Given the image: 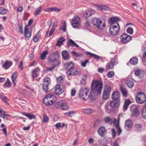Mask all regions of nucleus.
I'll use <instances>...</instances> for the list:
<instances>
[{
    "mask_svg": "<svg viewBox=\"0 0 146 146\" xmlns=\"http://www.w3.org/2000/svg\"><path fill=\"white\" fill-rule=\"evenodd\" d=\"M103 84L101 81L93 80L91 85L92 93L94 96H97L101 92Z\"/></svg>",
    "mask_w": 146,
    "mask_h": 146,
    "instance_id": "1",
    "label": "nucleus"
},
{
    "mask_svg": "<svg viewBox=\"0 0 146 146\" xmlns=\"http://www.w3.org/2000/svg\"><path fill=\"white\" fill-rule=\"evenodd\" d=\"M89 89L88 88H81L79 92L80 97L85 100H88L90 97L92 98L94 96L92 92H89Z\"/></svg>",
    "mask_w": 146,
    "mask_h": 146,
    "instance_id": "2",
    "label": "nucleus"
},
{
    "mask_svg": "<svg viewBox=\"0 0 146 146\" xmlns=\"http://www.w3.org/2000/svg\"><path fill=\"white\" fill-rule=\"evenodd\" d=\"M92 22L94 25L100 29H104L105 27V24L102 23L101 20L97 17H94L92 19Z\"/></svg>",
    "mask_w": 146,
    "mask_h": 146,
    "instance_id": "3",
    "label": "nucleus"
},
{
    "mask_svg": "<svg viewBox=\"0 0 146 146\" xmlns=\"http://www.w3.org/2000/svg\"><path fill=\"white\" fill-rule=\"evenodd\" d=\"M51 82L50 79L49 77H47L44 79L42 87L43 90L45 93H47L49 91Z\"/></svg>",
    "mask_w": 146,
    "mask_h": 146,
    "instance_id": "4",
    "label": "nucleus"
},
{
    "mask_svg": "<svg viewBox=\"0 0 146 146\" xmlns=\"http://www.w3.org/2000/svg\"><path fill=\"white\" fill-rule=\"evenodd\" d=\"M120 26H110L109 33L112 36H115L117 35L120 31Z\"/></svg>",
    "mask_w": 146,
    "mask_h": 146,
    "instance_id": "5",
    "label": "nucleus"
},
{
    "mask_svg": "<svg viewBox=\"0 0 146 146\" xmlns=\"http://www.w3.org/2000/svg\"><path fill=\"white\" fill-rule=\"evenodd\" d=\"M118 63L117 58H114L111 59V60L108 62L106 66V69L107 70H109L113 68L115 65Z\"/></svg>",
    "mask_w": 146,
    "mask_h": 146,
    "instance_id": "6",
    "label": "nucleus"
},
{
    "mask_svg": "<svg viewBox=\"0 0 146 146\" xmlns=\"http://www.w3.org/2000/svg\"><path fill=\"white\" fill-rule=\"evenodd\" d=\"M53 95L50 94H48L43 99V102L44 104L47 106H50L52 105L54 102L51 99Z\"/></svg>",
    "mask_w": 146,
    "mask_h": 146,
    "instance_id": "7",
    "label": "nucleus"
},
{
    "mask_svg": "<svg viewBox=\"0 0 146 146\" xmlns=\"http://www.w3.org/2000/svg\"><path fill=\"white\" fill-rule=\"evenodd\" d=\"M56 108H60L61 109L66 110L68 109V107L66 103V102L64 100H60L57 102L55 105Z\"/></svg>",
    "mask_w": 146,
    "mask_h": 146,
    "instance_id": "8",
    "label": "nucleus"
},
{
    "mask_svg": "<svg viewBox=\"0 0 146 146\" xmlns=\"http://www.w3.org/2000/svg\"><path fill=\"white\" fill-rule=\"evenodd\" d=\"M136 102L139 104H142L146 101V96L143 93L139 92L136 97Z\"/></svg>",
    "mask_w": 146,
    "mask_h": 146,
    "instance_id": "9",
    "label": "nucleus"
},
{
    "mask_svg": "<svg viewBox=\"0 0 146 146\" xmlns=\"http://www.w3.org/2000/svg\"><path fill=\"white\" fill-rule=\"evenodd\" d=\"M119 19L117 17H114L110 19L108 23L110 24V26H120L118 22L120 21Z\"/></svg>",
    "mask_w": 146,
    "mask_h": 146,
    "instance_id": "10",
    "label": "nucleus"
},
{
    "mask_svg": "<svg viewBox=\"0 0 146 146\" xmlns=\"http://www.w3.org/2000/svg\"><path fill=\"white\" fill-rule=\"evenodd\" d=\"M73 27L74 28H77L80 24V17L78 16H75L72 19L71 22Z\"/></svg>",
    "mask_w": 146,
    "mask_h": 146,
    "instance_id": "11",
    "label": "nucleus"
},
{
    "mask_svg": "<svg viewBox=\"0 0 146 146\" xmlns=\"http://www.w3.org/2000/svg\"><path fill=\"white\" fill-rule=\"evenodd\" d=\"M48 62L52 65L60 66V61L56 59V57L51 55L48 57Z\"/></svg>",
    "mask_w": 146,
    "mask_h": 146,
    "instance_id": "12",
    "label": "nucleus"
},
{
    "mask_svg": "<svg viewBox=\"0 0 146 146\" xmlns=\"http://www.w3.org/2000/svg\"><path fill=\"white\" fill-rule=\"evenodd\" d=\"M111 88L109 86H105L103 94V98L104 100H107L109 96Z\"/></svg>",
    "mask_w": 146,
    "mask_h": 146,
    "instance_id": "13",
    "label": "nucleus"
},
{
    "mask_svg": "<svg viewBox=\"0 0 146 146\" xmlns=\"http://www.w3.org/2000/svg\"><path fill=\"white\" fill-rule=\"evenodd\" d=\"M131 36L127 34H123L120 37V41L122 43H126L131 40Z\"/></svg>",
    "mask_w": 146,
    "mask_h": 146,
    "instance_id": "14",
    "label": "nucleus"
},
{
    "mask_svg": "<svg viewBox=\"0 0 146 146\" xmlns=\"http://www.w3.org/2000/svg\"><path fill=\"white\" fill-rule=\"evenodd\" d=\"M130 110L132 113V115L135 116H137L139 114V110L136 106L132 105L130 107Z\"/></svg>",
    "mask_w": 146,
    "mask_h": 146,
    "instance_id": "15",
    "label": "nucleus"
},
{
    "mask_svg": "<svg viewBox=\"0 0 146 146\" xmlns=\"http://www.w3.org/2000/svg\"><path fill=\"white\" fill-rule=\"evenodd\" d=\"M40 70V68L38 67H37L32 70L31 74V77L33 81L34 80L35 78L38 77V74L37 73V72H39Z\"/></svg>",
    "mask_w": 146,
    "mask_h": 146,
    "instance_id": "16",
    "label": "nucleus"
},
{
    "mask_svg": "<svg viewBox=\"0 0 146 146\" xmlns=\"http://www.w3.org/2000/svg\"><path fill=\"white\" fill-rule=\"evenodd\" d=\"M24 29V35L25 38L27 40H29L31 37L32 32L28 31V26L27 25H25Z\"/></svg>",
    "mask_w": 146,
    "mask_h": 146,
    "instance_id": "17",
    "label": "nucleus"
},
{
    "mask_svg": "<svg viewBox=\"0 0 146 146\" xmlns=\"http://www.w3.org/2000/svg\"><path fill=\"white\" fill-rule=\"evenodd\" d=\"M64 89L60 88V85H56L55 86L54 92L56 94L59 95L64 92Z\"/></svg>",
    "mask_w": 146,
    "mask_h": 146,
    "instance_id": "18",
    "label": "nucleus"
},
{
    "mask_svg": "<svg viewBox=\"0 0 146 146\" xmlns=\"http://www.w3.org/2000/svg\"><path fill=\"white\" fill-rule=\"evenodd\" d=\"M132 125V122L131 120L128 119L126 120L125 122V128L127 130L130 129Z\"/></svg>",
    "mask_w": 146,
    "mask_h": 146,
    "instance_id": "19",
    "label": "nucleus"
},
{
    "mask_svg": "<svg viewBox=\"0 0 146 146\" xmlns=\"http://www.w3.org/2000/svg\"><path fill=\"white\" fill-rule=\"evenodd\" d=\"M95 5L96 7L97 8L100 10L104 11L110 10V9L108 7H107L104 5Z\"/></svg>",
    "mask_w": 146,
    "mask_h": 146,
    "instance_id": "20",
    "label": "nucleus"
},
{
    "mask_svg": "<svg viewBox=\"0 0 146 146\" xmlns=\"http://www.w3.org/2000/svg\"><path fill=\"white\" fill-rule=\"evenodd\" d=\"M126 84L128 87L132 88L134 85V80L132 78H129L126 81Z\"/></svg>",
    "mask_w": 146,
    "mask_h": 146,
    "instance_id": "21",
    "label": "nucleus"
},
{
    "mask_svg": "<svg viewBox=\"0 0 146 146\" xmlns=\"http://www.w3.org/2000/svg\"><path fill=\"white\" fill-rule=\"evenodd\" d=\"M120 95L119 92H115L112 94V98L113 100L119 101Z\"/></svg>",
    "mask_w": 146,
    "mask_h": 146,
    "instance_id": "22",
    "label": "nucleus"
},
{
    "mask_svg": "<svg viewBox=\"0 0 146 146\" xmlns=\"http://www.w3.org/2000/svg\"><path fill=\"white\" fill-rule=\"evenodd\" d=\"M69 55V53L66 50L63 51L62 52V58L65 60H68L70 59Z\"/></svg>",
    "mask_w": 146,
    "mask_h": 146,
    "instance_id": "23",
    "label": "nucleus"
},
{
    "mask_svg": "<svg viewBox=\"0 0 146 146\" xmlns=\"http://www.w3.org/2000/svg\"><path fill=\"white\" fill-rule=\"evenodd\" d=\"M71 46H76L77 48L79 47V46L78 44H76L72 39H70L67 42V47L69 48Z\"/></svg>",
    "mask_w": 146,
    "mask_h": 146,
    "instance_id": "24",
    "label": "nucleus"
},
{
    "mask_svg": "<svg viewBox=\"0 0 146 146\" xmlns=\"http://www.w3.org/2000/svg\"><path fill=\"white\" fill-rule=\"evenodd\" d=\"M64 66L65 69L68 70V71L72 70V68L74 67V65L72 62H70L66 63L64 65Z\"/></svg>",
    "mask_w": 146,
    "mask_h": 146,
    "instance_id": "25",
    "label": "nucleus"
},
{
    "mask_svg": "<svg viewBox=\"0 0 146 146\" xmlns=\"http://www.w3.org/2000/svg\"><path fill=\"white\" fill-rule=\"evenodd\" d=\"M13 64V63L12 62L9 61L7 60L5 63L3 65V67L6 70L9 68Z\"/></svg>",
    "mask_w": 146,
    "mask_h": 146,
    "instance_id": "26",
    "label": "nucleus"
},
{
    "mask_svg": "<svg viewBox=\"0 0 146 146\" xmlns=\"http://www.w3.org/2000/svg\"><path fill=\"white\" fill-rule=\"evenodd\" d=\"M106 131V130L105 127H102L98 130L97 132L100 136L101 137H103Z\"/></svg>",
    "mask_w": 146,
    "mask_h": 146,
    "instance_id": "27",
    "label": "nucleus"
},
{
    "mask_svg": "<svg viewBox=\"0 0 146 146\" xmlns=\"http://www.w3.org/2000/svg\"><path fill=\"white\" fill-rule=\"evenodd\" d=\"M95 12V11L92 10V11L91 10H86L84 14V17L86 18L90 17Z\"/></svg>",
    "mask_w": 146,
    "mask_h": 146,
    "instance_id": "28",
    "label": "nucleus"
},
{
    "mask_svg": "<svg viewBox=\"0 0 146 146\" xmlns=\"http://www.w3.org/2000/svg\"><path fill=\"white\" fill-rule=\"evenodd\" d=\"M120 89L121 92L123 96H127L128 92L124 86L123 85L120 86Z\"/></svg>",
    "mask_w": 146,
    "mask_h": 146,
    "instance_id": "29",
    "label": "nucleus"
},
{
    "mask_svg": "<svg viewBox=\"0 0 146 146\" xmlns=\"http://www.w3.org/2000/svg\"><path fill=\"white\" fill-rule=\"evenodd\" d=\"M17 72H15L12 74L11 76V79L13 82L14 86H15L16 84V79L17 76Z\"/></svg>",
    "mask_w": 146,
    "mask_h": 146,
    "instance_id": "30",
    "label": "nucleus"
},
{
    "mask_svg": "<svg viewBox=\"0 0 146 146\" xmlns=\"http://www.w3.org/2000/svg\"><path fill=\"white\" fill-rule=\"evenodd\" d=\"M119 101H112L110 102V104L112 107L117 108L119 107Z\"/></svg>",
    "mask_w": 146,
    "mask_h": 146,
    "instance_id": "31",
    "label": "nucleus"
},
{
    "mask_svg": "<svg viewBox=\"0 0 146 146\" xmlns=\"http://www.w3.org/2000/svg\"><path fill=\"white\" fill-rule=\"evenodd\" d=\"M22 114L25 116L27 117L29 119H35L36 118L35 117L33 114H30L29 113H26L25 112H23Z\"/></svg>",
    "mask_w": 146,
    "mask_h": 146,
    "instance_id": "32",
    "label": "nucleus"
},
{
    "mask_svg": "<svg viewBox=\"0 0 146 146\" xmlns=\"http://www.w3.org/2000/svg\"><path fill=\"white\" fill-rule=\"evenodd\" d=\"M0 98L4 103L9 104L8 102L9 101V100L7 97L3 94H0Z\"/></svg>",
    "mask_w": 146,
    "mask_h": 146,
    "instance_id": "33",
    "label": "nucleus"
},
{
    "mask_svg": "<svg viewBox=\"0 0 146 146\" xmlns=\"http://www.w3.org/2000/svg\"><path fill=\"white\" fill-rule=\"evenodd\" d=\"M86 54L88 55H90V57L93 58L97 59H99L101 58V57L98 55L92 53L90 52H86Z\"/></svg>",
    "mask_w": 146,
    "mask_h": 146,
    "instance_id": "34",
    "label": "nucleus"
},
{
    "mask_svg": "<svg viewBox=\"0 0 146 146\" xmlns=\"http://www.w3.org/2000/svg\"><path fill=\"white\" fill-rule=\"evenodd\" d=\"M131 102L129 100H127L125 101L123 109L124 110H126L128 106L130 104Z\"/></svg>",
    "mask_w": 146,
    "mask_h": 146,
    "instance_id": "35",
    "label": "nucleus"
},
{
    "mask_svg": "<svg viewBox=\"0 0 146 146\" xmlns=\"http://www.w3.org/2000/svg\"><path fill=\"white\" fill-rule=\"evenodd\" d=\"M138 59L135 57H132L129 60V62L131 64L133 65H135L137 64Z\"/></svg>",
    "mask_w": 146,
    "mask_h": 146,
    "instance_id": "36",
    "label": "nucleus"
},
{
    "mask_svg": "<svg viewBox=\"0 0 146 146\" xmlns=\"http://www.w3.org/2000/svg\"><path fill=\"white\" fill-rule=\"evenodd\" d=\"M83 112L86 114H91L95 112V110L90 108L84 109L83 110Z\"/></svg>",
    "mask_w": 146,
    "mask_h": 146,
    "instance_id": "37",
    "label": "nucleus"
},
{
    "mask_svg": "<svg viewBox=\"0 0 146 146\" xmlns=\"http://www.w3.org/2000/svg\"><path fill=\"white\" fill-rule=\"evenodd\" d=\"M104 121L106 123H107L108 124H111L113 122V121L112 119L109 117H105L104 119Z\"/></svg>",
    "mask_w": 146,
    "mask_h": 146,
    "instance_id": "38",
    "label": "nucleus"
},
{
    "mask_svg": "<svg viewBox=\"0 0 146 146\" xmlns=\"http://www.w3.org/2000/svg\"><path fill=\"white\" fill-rule=\"evenodd\" d=\"M135 75L140 78H142L143 77V74L141 70H137L135 71Z\"/></svg>",
    "mask_w": 146,
    "mask_h": 146,
    "instance_id": "39",
    "label": "nucleus"
},
{
    "mask_svg": "<svg viewBox=\"0 0 146 146\" xmlns=\"http://www.w3.org/2000/svg\"><path fill=\"white\" fill-rule=\"evenodd\" d=\"M87 76L86 75H84L83 76L82 79L80 81V84L83 85H86V80Z\"/></svg>",
    "mask_w": 146,
    "mask_h": 146,
    "instance_id": "40",
    "label": "nucleus"
},
{
    "mask_svg": "<svg viewBox=\"0 0 146 146\" xmlns=\"http://www.w3.org/2000/svg\"><path fill=\"white\" fill-rule=\"evenodd\" d=\"M65 40V39H63V38L62 37L60 38L57 41V43L56 45V46H60V45H62L63 44V42Z\"/></svg>",
    "mask_w": 146,
    "mask_h": 146,
    "instance_id": "41",
    "label": "nucleus"
},
{
    "mask_svg": "<svg viewBox=\"0 0 146 146\" xmlns=\"http://www.w3.org/2000/svg\"><path fill=\"white\" fill-rule=\"evenodd\" d=\"M48 53L47 51H45L42 52L40 56V58L42 60H43L46 58V56L47 54Z\"/></svg>",
    "mask_w": 146,
    "mask_h": 146,
    "instance_id": "42",
    "label": "nucleus"
},
{
    "mask_svg": "<svg viewBox=\"0 0 146 146\" xmlns=\"http://www.w3.org/2000/svg\"><path fill=\"white\" fill-rule=\"evenodd\" d=\"M11 86V84L10 81L9 80L8 78H7L6 82L4 84V87L5 86L7 87V88H10Z\"/></svg>",
    "mask_w": 146,
    "mask_h": 146,
    "instance_id": "43",
    "label": "nucleus"
},
{
    "mask_svg": "<svg viewBox=\"0 0 146 146\" xmlns=\"http://www.w3.org/2000/svg\"><path fill=\"white\" fill-rule=\"evenodd\" d=\"M61 11V9H58L56 7H52L49 8L48 9V11L50 12L52 11H54L58 12H60Z\"/></svg>",
    "mask_w": 146,
    "mask_h": 146,
    "instance_id": "44",
    "label": "nucleus"
},
{
    "mask_svg": "<svg viewBox=\"0 0 146 146\" xmlns=\"http://www.w3.org/2000/svg\"><path fill=\"white\" fill-rule=\"evenodd\" d=\"M57 81L60 83H63L64 82V78L63 76H60L57 78Z\"/></svg>",
    "mask_w": 146,
    "mask_h": 146,
    "instance_id": "45",
    "label": "nucleus"
},
{
    "mask_svg": "<svg viewBox=\"0 0 146 146\" xmlns=\"http://www.w3.org/2000/svg\"><path fill=\"white\" fill-rule=\"evenodd\" d=\"M142 115L143 118L146 119V108H144L142 110Z\"/></svg>",
    "mask_w": 146,
    "mask_h": 146,
    "instance_id": "46",
    "label": "nucleus"
},
{
    "mask_svg": "<svg viewBox=\"0 0 146 146\" xmlns=\"http://www.w3.org/2000/svg\"><path fill=\"white\" fill-rule=\"evenodd\" d=\"M75 111H70L69 112H66L65 113V114L68 116L71 117H72L73 115L75 114Z\"/></svg>",
    "mask_w": 146,
    "mask_h": 146,
    "instance_id": "47",
    "label": "nucleus"
},
{
    "mask_svg": "<svg viewBox=\"0 0 146 146\" xmlns=\"http://www.w3.org/2000/svg\"><path fill=\"white\" fill-rule=\"evenodd\" d=\"M48 119V117L45 114H44L43 117V120L42 121L43 123H47Z\"/></svg>",
    "mask_w": 146,
    "mask_h": 146,
    "instance_id": "48",
    "label": "nucleus"
},
{
    "mask_svg": "<svg viewBox=\"0 0 146 146\" xmlns=\"http://www.w3.org/2000/svg\"><path fill=\"white\" fill-rule=\"evenodd\" d=\"M51 55H53V56L56 57V58H59L60 57V55L59 53L57 51H55L54 52H53Z\"/></svg>",
    "mask_w": 146,
    "mask_h": 146,
    "instance_id": "49",
    "label": "nucleus"
},
{
    "mask_svg": "<svg viewBox=\"0 0 146 146\" xmlns=\"http://www.w3.org/2000/svg\"><path fill=\"white\" fill-rule=\"evenodd\" d=\"M89 62V60L87 59H85L84 61L81 60V63L82 66L83 67H85L86 66V64L88 62Z\"/></svg>",
    "mask_w": 146,
    "mask_h": 146,
    "instance_id": "50",
    "label": "nucleus"
},
{
    "mask_svg": "<svg viewBox=\"0 0 146 146\" xmlns=\"http://www.w3.org/2000/svg\"><path fill=\"white\" fill-rule=\"evenodd\" d=\"M114 73L113 72L111 71L108 72L107 76L108 78H111L113 77Z\"/></svg>",
    "mask_w": 146,
    "mask_h": 146,
    "instance_id": "51",
    "label": "nucleus"
},
{
    "mask_svg": "<svg viewBox=\"0 0 146 146\" xmlns=\"http://www.w3.org/2000/svg\"><path fill=\"white\" fill-rule=\"evenodd\" d=\"M113 122L114 125H115V127H120L119 122H117V119L116 118L114 119Z\"/></svg>",
    "mask_w": 146,
    "mask_h": 146,
    "instance_id": "52",
    "label": "nucleus"
},
{
    "mask_svg": "<svg viewBox=\"0 0 146 146\" xmlns=\"http://www.w3.org/2000/svg\"><path fill=\"white\" fill-rule=\"evenodd\" d=\"M101 121L102 120H101L99 119H97L94 124V127H95L100 125L101 123Z\"/></svg>",
    "mask_w": 146,
    "mask_h": 146,
    "instance_id": "53",
    "label": "nucleus"
},
{
    "mask_svg": "<svg viewBox=\"0 0 146 146\" xmlns=\"http://www.w3.org/2000/svg\"><path fill=\"white\" fill-rule=\"evenodd\" d=\"M142 55L143 58L146 59V46L143 49Z\"/></svg>",
    "mask_w": 146,
    "mask_h": 146,
    "instance_id": "54",
    "label": "nucleus"
},
{
    "mask_svg": "<svg viewBox=\"0 0 146 146\" xmlns=\"http://www.w3.org/2000/svg\"><path fill=\"white\" fill-rule=\"evenodd\" d=\"M53 66L52 67H50L49 68H48L46 69V71L47 72L50 71L52 70H53L55 67L57 66H59V65H53Z\"/></svg>",
    "mask_w": 146,
    "mask_h": 146,
    "instance_id": "55",
    "label": "nucleus"
},
{
    "mask_svg": "<svg viewBox=\"0 0 146 146\" xmlns=\"http://www.w3.org/2000/svg\"><path fill=\"white\" fill-rule=\"evenodd\" d=\"M42 7L40 6L38 8L36 9V13H35V15H37L40 13L42 9Z\"/></svg>",
    "mask_w": 146,
    "mask_h": 146,
    "instance_id": "56",
    "label": "nucleus"
},
{
    "mask_svg": "<svg viewBox=\"0 0 146 146\" xmlns=\"http://www.w3.org/2000/svg\"><path fill=\"white\" fill-rule=\"evenodd\" d=\"M115 128H117V135L119 136L122 132V130L120 127H116Z\"/></svg>",
    "mask_w": 146,
    "mask_h": 146,
    "instance_id": "57",
    "label": "nucleus"
},
{
    "mask_svg": "<svg viewBox=\"0 0 146 146\" xmlns=\"http://www.w3.org/2000/svg\"><path fill=\"white\" fill-rule=\"evenodd\" d=\"M112 134V137L113 139H115L116 136V132L114 128H113L111 130Z\"/></svg>",
    "mask_w": 146,
    "mask_h": 146,
    "instance_id": "58",
    "label": "nucleus"
},
{
    "mask_svg": "<svg viewBox=\"0 0 146 146\" xmlns=\"http://www.w3.org/2000/svg\"><path fill=\"white\" fill-rule=\"evenodd\" d=\"M127 32L129 33L132 34L133 33V28L130 27H129L127 29Z\"/></svg>",
    "mask_w": 146,
    "mask_h": 146,
    "instance_id": "59",
    "label": "nucleus"
},
{
    "mask_svg": "<svg viewBox=\"0 0 146 146\" xmlns=\"http://www.w3.org/2000/svg\"><path fill=\"white\" fill-rule=\"evenodd\" d=\"M6 13V10L4 8H0V14H4Z\"/></svg>",
    "mask_w": 146,
    "mask_h": 146,
    "instance_id": "60",
    "label": "nucleus"
},
{
    "mask_svg": "<svg viewBox=\"0 0 146 146\" xmlns=\"http://www.w3.org/2000/svg\"><path fill=\"white\" fill-rule=\"evenodd\" d=\"M18 27L19 30L21 34H23V26L22 25H21L20 24L18 25Z\"/></svg>",
    "mask_w": 146,
    "mask_h": 146,
    "instance_id": "61",
    "label": "nucleus"
},
{
    "mask_svg": "<svg viewBox=\"0 0 146 146\" xmlns=\"http://www.w3.org/2000/svg\"><path fill=\"white\" fill-rule=\"evenodd\" d=\"M23 62L22 61H21L20 62L19 66V68H20L21 70H23Z\"/></svg>",
    "mask_w": 146,
    "mask_h": 146,
    "instance_id": "62",
    "label": "nucleus"
},
{
    "mask_svg": "<svg viewBox=\"0 0 146 146\" xmlns=\"http://www.w3.org/2000/svg\"><path fill=\"white\" fill-rule=\"evenodd\" d=\"M28 93H30V92L25 90H23L22 91L21 93L23 96L26 95Z\"/></svg>",
    "mask_w": 146,
    "mask_h": 146,
    "instance_id": "63",
    "label": "nucleus"
},
{
    "mask_svg": "<svg viewBox=\"0 0 146 146\" xmlns=\"http://www.w3.org/2000/svg\"><path fill=\"white\" fill-rule=\"evenodd\" d=\"M135 127L136 129L139 130L141 129L142 126L140 124H137L135 125Z\"/></svg>",
    "mask_w": 146,
    "mask_h": 146,
    "instance_id": "64",
    "label": "nucleus"
}]
</instances>
